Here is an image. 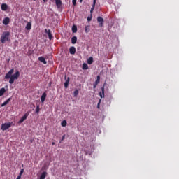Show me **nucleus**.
<instances>
[{"mask_svg": "<svg viewBox=\"0 0 179 179\" xmlns=\"http://www.w3.org/2000/svg\"><path fill=\"white\" fill-rule=\"evenodd\" d=\"M13 72H15V69H11L5 76V79H10L9 83H10V85H13V83H15V80L18 79L19 76H20V72H19V71H17L14 74Z\"/></svg>", "mask_w": 179, "mask_h": 179, "instance_id": "1", "label": "nucleus"}, {"mask_svg": "<svg viewBox=\"0 0 179 179\" xmlns=\"http://www.w3.org/2000/svg\"><path fill=\"white\" fill-rule=\"evenodd\" d=\"M9 36H10V33L9 31H4L1 36V42L2 44H5L6 41H10V38H9Z\"/></svg>", "mask_w": 179, "mask_h": 179, "instance_id": "2", "label": "nucleus"}, {"mask_svg": "<svg viewBox=\"0 0 179 179\" xmlns=\"http://www.w3.org/2000/svg\"><path fill=\"white\" fill-rule=\"evenodd\" d=\"M12 127V123H4L1 124V131H6V129H9Z\"/></svg>", "mask_w": 179, "mask_h": 179, "instance_id": "3", "label": "nucleus"}, {"mask_svg": "<svg viewBox=\"0 0 179 179\" xmlns=\"http://www.w3.org/2000/svg\"><path fill=\"white\" fill-rule=\"evenodd\" d=\"M97 22L99 23V27H103L104 26V19L102 17L99 16L97 17Z\"/></svg>", "mask_w": 179, "mask_h": 179, "instance_id": "4", "label": "nucleus"}, {"mask_svg": "<svg viewBox=\"0 0 179 179\" xmlns=\"http://www.w3.org/2000/svg\"><path fill=\"white\" fill-rule=\"evenodd\" d=\"M51 2H54L55 0H50ZM55 4L57 9H61V6H62V1L61 0H55Z\"/></svg>", "mask_w": 179, "mask_h": 179, "instance_id": "5", "label": "nucleus"}, {"mask_svg": "<svg viewBox=\"0 0 179 179\" xmlns=\"http://www.w3.org/2000/svg\"><path fill=\"white\" fill-rule=\"evenodd\" d=\"M27 117H29V113H26L24 115H23L21 119L19 120V124H22L23 122L27 120Z\"/></svg>", "mask_w": 179, "mask_h": 179, "instance_id": "6", "label": "nucleus"}, {"mask_svg": "<svg viewBox=\"0 0 179 179\" xmlns=\"http://www.w3.org/2000/svg\"><path fill=\"white\" fill-rule=\"evenodd\" d=\"M45 33L48 34L49 40H52L54 38L52 34H51V30L45 29Z\"/></svg>", "mask_w": 179, "mask_h": 179, "instance_id": "7", "label": "nucleus"}, {"mask_svg": "<svg viewBox=\"0 0 179 179\" xmlns=\"http://www.w3.org/2000/svg\"><path fill=\"white\" fill-rule=\"evenodd\" d=\"M65 79H66V81L64 83V87L66 89H68V86L69 85L70 78H69V77L66 78V76H65Z\"/></svg>", "mask_w": 179, "mask_h": 179, "instance_id": "8", "label": "nucleus"}, {"mask_svg": "<svg viewBox=\"0 0 179 179\" xmlns=\"http://www.w3.org/2000/svg\"><path fill=\"white\" fill-rule=\"evenodd\" d=\"M10 22V19H9V17H6L3 20V24H5V26H7V24H9Z\"/></svg>", "mask_w": 179, "mask_h": 179, "instance_id": "9", "label": "nucleus"}, {"mask_svg": "<svg viewBox=\"0 0 179 179\" xmlns=\"http://www.w3.org/2000/svg\"><path fill=\"white\" fill-rule=\"evenodd\" d=\"M38 61H40V62H42V64H44V65H47V61L45 60V58H44L43 57H39Z\"/></svg>", "mask_w": 179, "mask_h": 179, "instance_id": "10", "label": "nucleus"}, {"mask_svg": "<svg viewBox=\"0 0 179 179\" xmlns=\"http://www.w3.org/2000/svg\"><path fill=\"white\" fill-rule=\"evenodd\" d=\"M69 52L70 54L73 55L76 52V48H75V47L73 46H71L69 49Z\"/></svg>", "mask_w": 179, "mask_h": 179, "instance_id": "11", "label": "nucleus"}, {"mask_svg": "<svg viewBox=\"0 0 179 179\" xmlns=\"http://www.w3.org/2000/svg\"><path fill=\"white\" fill-rule=\"evenodd\" d=\"M1 10L5 12L6 10H8V4L2 3L1 6Z\"/></svg>", "mask_w": 179, "mask_h": 179, "instance_id": "12", "label": "nucleus"}, {"mask_svg": "<svg viewBox=\"0 0 179 179\" xmlns=\"http://www.w3.org/2000/svg\"><path fill=\"white\" fill-rule=\"evenodd\" d=\"M47 97V94L45 92H44L42 96H41V103H44V101H45V99Z\"/></svg>", "mask_w": 179, "mask_h": 179, "instance_id": "13", "label": "nucleus"}, {"mask_svg": "<svg viewBox=\"0 0 179 179\" xmlns=\"http://www.w3.org/2000/svg\"><path fill=\"white\" fill-rule=\"evenodd\" d=\"M12 100V98H8L6 101H4L1 105V107H5V106L9 104V102Z\"/></svg>", "mask_w": 179, "mask_h": 179, "instance_id": "14", "label": "nucleus"}, {"mask_svg": "<svg viewBox=\"0 0 179 179\" xmlns=\"http://www.w3.org/2000/svg\"><path fill=\"white\" fill-rule=\"evenodd\" d=\"M96 0H93V4L90 10V13H93V10H94V8H96Z\"/></svg>", "mask_w": 179, "mask_h": 179, "instance_id": "15", "label": "nucleus"}, {"mask_svg": "<svg viewBox=\"0 0 179 179\" xmlns=\"http://www.w3.org/2000/svg\"><path fill=\"white\" fill-rule=\"evenodd\" d=\"M101 99H104V86L101 87V92H99Z\"/></svg>", "mask_w": 179, "mask_h": 179, "instance_id": "16", "label": "nucleus"}, {"mask_svg": "<svg viewBox=\"0 0 179 179\" xmlns=\"http://www.w3.org/2000/svg\"><path fill=\"white\" fill-rule=\"evenodd\" d=\"M26 30H31V22H28L26 27H25Z\"/></svg>", "mask_w": 179, "mask_h": 179, "instance_id": "17", "label": "nucleus"}, {"mask_svg": "<svg viewBox=\"0 0 179 179\" xmlns=\"http://www.w3.org/2000/svg\"><path fill=\"white\" fill-rule=\"evenodd\" d=\"M5 92H6V90L4 87L0 89V97L5 94Z\"/></svg>", "mask_w": 179, "mask_h": 179, "instance_id": "18", "label": "nucleus"}, {"mask_svg": "<svg viewBox=\"0 0 179 179\" xmlns=\"http://www.w3.org/2000/svg\"><path fill=\"white\" fill-rule=\"evenodd\" d=\"M46 177H47V173L44 171L41 173L39 179H45Z\"/></svg>", "mask_w": 179, "mask_h": 179, "instance_id": "19", "label": "nucleus"}, {"mask_svg": "<svg viewBox=\"0 0 179 179\" xmlns=\"http://www.w3.org/2000/svg\"><path fill=\"white\" fill-rule=\"evenodd\" d=\"M76 41H78V38L76 36H73L71 38L72 44H76Z\"/></svg>", "mask_w": 179, "mask_h": 179, "instance_id": "20", "label": "nucleus"}, {"mask_svg": "<svg viewBox=\"0 0 179 179\" xmlns=\"http://www.w3.org/2000/svg\"><path fill=\"white\" fill-rule=\"evenodd\" d=\"M92 64H93V58L91 57L87 59V64L92 65Z\"/></svg>", "mask_w": 179, "mask_h": 179, "instance_id": "21", "label": "nucleus"}, {"mask_svg": "<svg viewBox=\"0 0 179 179\" xmlns=\"http://www.w3.org/2000/svg\"><path fill=\"white\" fill-rule=\"evenodd\" d=\"M76 31H78V27H76V25H73L72 27V32L73 33H76Z\"/></svg>", "mask_w": 179, "mask_h": 179, "instance_id": "22", "label": "nucleus"}, {"mask_svg": "<svg viewBox=\"0 0 179 179\" xmlns=\"http://www.w3.org/2000/svg\"><path fill=\"white\" fill-rule=\"evenodd\" d=\"M83 69H84V70L89 69V66H87V64L84 63L83 64Z\"/></svg>", "mask_w": 179, "mask_h": 179, "instance_id": "23", "label": "nucleus"}, {"mask_svg": "<svg viewBox=\"0 0 179 179\" xmlns=\"http://www.w3.org/2000/svg\"><path fill=\"white\" fill-rule=\"evenodd\" d=\"M96 85H98L100 83V76H97L96 80L94 83Z\"/></svg>", "mask_w": 179, "mask_h": 179, "instance_id": "24", "label": "nucleus"}, {"mask_svg": "<svg viewBox=\"0 0 179 179\" xmlns=\"http://www.w3.org/2000/svg\"><path fill=\"white\" fill-rule=\"evenodd\" d=\"M35 111L36 114H38L40 113V105L36 106V108Z\"/></svg>", "mask_w": 179, "mask_h": 179, "instance_id": "25", "label": "nucleus"}, {"mask_svg": "<svg viewBox=\"0 0 179 179\" xmlns=\"http://www.w3.org/2000/svg\"><path fill=\"white\" fill-rule=\"evenodd\" d=\"M66 120H63L62 122H61V125L62 127H66Z\"/></svg>", "mask_w": 179, "mask_h": 179, "instance_id": "26", "label": "nucleus"}, {"mask_svg": "<svg viewBox=\"0 0 179 179\" xmlns=\"http://www.w3.org/2000/svg\"><path fill=\"white\" fill-rule=\"evenodd\" d=\"M23 173H24V169H22L20 170V172L18 176L22 177V176L23 175Z\"/></svg>", "mask_w": 179, "mask_h": 179, "instance_id": "27", "label": "nucleus"}, {"mask_svg": "<svg viewBox=\"0 0 179 179\" xmlns=\"http://www.w3.org/2000/svg\"><path fill=\"white\" fill-rule=\"evenodd\" d=\"M90 31V26H86L85 27V32L89 33Z\"/></svg>", "mask_w": 179, "mask_h": 179, "instance_id": "28", "label": "nucleus"}, {"mask_svg": "<svg viewBox=\"0 0 179 179\" xmlns=\"http://www.w3.org/2000/svg\"><path fill=\"white\" fill-rule=\"evenodd\" d=\"M73 94H74V97H76V96L79 94V90H76L73 92Z\"/></svg>", "mask_w": 179, "mask_h": 179, "instance_id": "29", "label": "nucleus"}, {"mask_svg": "<svg viewBox=\"0 0 179 179\" xmlns=\"http://www.w3.org/2000/svg\"><path fill=\"white\" fill-rule=\"evenodd\" d=\"M101 103V99H99V103L97 104V108H100V103Z\"/></svg>", "mask_w": 179, "mask_h": 179, "instance_id": "30", "label": "nucleus"}, {"mask_svg": "<svg viewBox=\"0 0 179 179\" xmlns=\"http://www.w3.org/2000/svg\"><path fill=\"white\" fill-rule=\"evenodd\" d=\"M42 169L43 170H47V169H48V166H46V165L43 166Z\"/></svg>", "mask_w": 179, "mask_h": 179, "instance_id": "31", "label": "nucleus"}, {"mask_svg": "<svg viewBox=\"0 0 179 179\" xmlns=\"http://www.w3.org/2000/svg\"><path fill=\"white\" fill-rule=\"evenodd\" d=\"M72 3L75 6L76 5V0H72Z\"/></svg>", "mask_w": 179, "mask_h": 179, "instance_id": "32", "label": "nucleus"}, {"mask_svg": "<svg viewBox=\"0 0 179 179\" xmlns=\"http://www.w3.org/2000/svg\"><path fill=\"white\" fill-rule=\"evenodd\" d=\"M96 87H97V84H95V83L93 85V88L96 89Z\"/></svg>", "mask_w": 179, "mask_h": 179, "instance_id": "33", "label": "nucleus"}, {"mask_svg": "<svg viewBox=\"0 0 179 179\" xmlns=\"http://www.w3.org/2000/svg\"><path fill=\"white\" fill-rule=\"evenodd\" d=\"M92 20V17H87V21L90 22Z\"/></svg>", "mask_w": 179, "mask_h": 179, "instance_id": "34", "label": "nucleus"}, {"mask_svg": "<svg viewBox=\"0 0 179 179\" xmlns=\"http://www.w3.org/2000/svg\"><path fill=\"white\" fill-rule=\"evenodd\" d=\"M64 139H65V135L62 136V141H64Z\"/></svg>", "mask_w": 179, "mask_h": 179, "instance_id": "35", "label": "nucleus"}, {"mask_svg": "<svg viewBox=\"0 0 179 179\" xmlns=\"http://www.w3.org/2000/svg\"><path fill=\"white\" fill-rule=\"evenodd\" d=\"M20 178H22V176H18L16 179H20Z\"/></svg>", "mask_w": 179, "mask_h": 179, "instance_id": "36", "label": "nucleus"}, {"mask_svg": "<svg viewBox=\"0 0 179 179\" xmlns=\"http://www.w3.org/2000/svg\"><path fill=\"white\" fill-rule=\"evenodd\" d=\"M52 145H55V142H52Z\"/></svg>", "mask_w": 179, "mask_h": 179, "instance_id": "37", "label": "nucleus"}, {"mask_svg": "<svg viewBox=\"0 0 179 179\" xmlns=\"http://www.w3.org/2000/svg\"><path fill=\"white\" fill-rule=\"evenodd\" d=\"M43 2H47V0H43Z\"/></svg>", "mask_w": 179, "mask_h": 179, "instance_id": "38", "label": "nucleus"}, {"mask_svg": "<svg viewBox=\"0 0 179 179\" xmlns=\"http://www.w3.org/2000/svg\"><path fill=\"white\" fill-rule=\"evenodd\" d=\"M83 0H80V2H82Z\"/></svg>", "mask_w": 179, "mask_h": 179, "instance_id": "39", "label": "nucleus"}, {"mask_svg": "<svg viewBox=\"0 0 179 179\" xmlns=\"http://www.w3.org/2000/svg\"><path fill=\"white\" fill-rule=\"evenodd\" d=\"M34 1H36V0H34Z\"/></svg>", "mask_w": 179, "mask_h": 179, "instance_id": "40", "label": "nucleus"}]
</instances>
